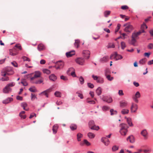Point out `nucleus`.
Returning a JSON list of instances; mask_svg holds the SVG:
<instances>
[{"label": "nucleus", "mask_w": 153, "mask_h": 153, "mask_svg": "<svg viewBox=\"0 0 153 153\" xmlns=\"http://www.w3.org/2000/svg\"><path fill=\"white\" fill-rule=\"evenodd\" d=\"M13 74L14 72L11 68H4L3 69L1 72V75L4 77H2L0 80L2 81H8L9 79V77L6 76L10 75Z\"/></svg>", "instance_id": "f257e3e1"}, {"label": "nucleus", "mask_w": 153, "mask_h": 153, "mask_svg": "<svg viewBox=\"0 0 153 153\" xmlns=\"http://www.w3.org/2000/svg\"><path fill=\"white\" fill-rule=\"evenodd\" d=\"M120 134L122 135L125 136L128 132V126L126 124L122 123L120 124Z\"/></svg>", "instance_id": "f03ea898"}, {"label": "nucleus", "mask_w": 153, "mask_h": 153, "mask_svg": "<svg viewBox=\"0 0 153 153\" xmlns=\"http://www.w3.org/2000/svg\"><path fill=\"white\" fill-rule=\"evenodd\" d=\"M141 32H138L136 33H132V39L131 40V44L134 46H135V43L136 42V39H138V36Z\"/></svg>", "instance_id": "7ed1b4c3"}, {"label": "nucleus", "mask_w": 153, "mask_h": 153, "mask_svg": "<svg viewBox=\"0 0 153 153\" xmlns=\"http://www.w3.org/2000/svg\"><path fill=\"white\" fill-rule=\"evenodd\" d=\"M123 26L125 27L124 31L128 33H131L133 28V26L129 23L124 24Z\"/></svg>", "instance_id": "20e7f679"}, {"label": "nucleus", "mask_w": 153, "mask_h": 153, "mask_svg": "<svg viewBox=\"0 0 153 153\" xmlns=\"http://www.w3.org/2000/svg\"><path fill=\"white\" fill-rule=\"evenodd\" d=\"M64 66L63 62L62 61L58 62L54 67L57 70H59L62 69Z\"/></svg>", "instance_id": "39448f33"}, {"label": "nucleus", "mask_w": 153, "mask_h": 153, "mask_svg": "<svg viewBox=\"0 0 153 153\" xmlns=\"http://www.w3.org/2000/svg\"><path fill=\"white\" fill-rule=\"evenodd\" d=\"M140 94L139 92L137 91L136 92L135 94L133 96L132 98L135 102L137 103L138 102V98H140Z\"/></svg>", "instance_id": "423d86ee"}, {"label": "nucleus", "mask_w": 153, "mask_h": 153, "mask_svg": "<svg viewBox=\"0 0 153 153\" xmlns=\"http://www.w3.org/2000/svg\"><path fill=\"white\" fill-rule=\"evenodd\" d=\"M41 75V73L39 71H36L34 73V76L30 78L31 81H33L36 78L39 77Z\"/></svg>", "instance_id": "0eeeda50"}, {"label": "nucleus", "mask_w": 153, "mask_h": 153, "mask_svg": "<svg viewBox=\"0 0 153 153\" xmlns=\"http://www.w3.org/2000/svg\"><path fill=\"white\" fill-rule=\"evenodd\" d=\"M138 109V105L134 103H132L131 107V111L132 113H135Z\"/></svg>", "instance_id": "6e6552de"}, {"label": "nucleus", "mask_w": 153, "mask_h": 153, "mask_svg": "<svg viewBox=\"0 0 153 153\" xmlns=\"http://www.w3.org/2000/svg\"><path fill=\"white\" fill-rule=\"evenodd\" d=\"M67 73L68 75L71 74L74 77L76 76L74 69L73 68H70L69 69L67 72Z\"/></svg>", "instance_id": "1a4fd4ad"}, {"label": "nucleus", "mask_w": 153, "mask_h": 153, "mask_svg": "<svg viewBox=\"0 0 153 153\" xmlns=\"http://www.w3.org/2000/svg\"><path fill=\"white\" fill-rule=\"evenodd\" d=\"M101 141L106 146L108 145L110 143L109 140L105 137H102L101 139Z\"/></svg>", "instance_id": "9d476101"}, {"label": "nucleus", "mask_w": 153, "mask_h": 153, "mask_svg": "<svg viewBox=\"0 0 153 153\" xmlns=\"http://www.w3.org/2000/svg\"><path fill=\"white\" fill-rule=\"evenodd\" d=\"M120 106L121 108L126 107L128 105V102L125 100H122L120 101Z\"/></svg>", "instance_id": "9b49d317"}, {"label": "nucleus", "mask_w": 153, "mask_h": 153, "mask_svg": "<svg viewBox=\"0 0 153 153\" xmlns=\"http://www.w3.org/2000/svg\"><path fill=\"white\" fill-rule=\"evenodd\" d=\"M76 62L80 65H83L84 62V59L82 58H77L76 60Z\"/></svg>", "instance_id": "f8f14e48"}, {"label": "nucleus", "mask_w": 153, "mask_h": 153, "mask_svg": "<svg viewBox=\"0 0 153 153\" xmlns=\"http://www.w3.org/2000/svg\"><path fill=\"white\" fill-rule=\"evenodd\" d=\"M52 91V88H49L40 93V94L41 95H45L46 97H48V93L51 92Z\"/></svg>", "instance_id": "ddd939ff"}, {"label": "nucleus", "mask_w": 153, "mask_h": 153, "mask_svg": "<svg viewBox=\"0 0 153 153\" xmlns=\"http://www.w3.org/2000/svg\"><path fill=\"white\" fill-rule=\"evenodd\" d=\"M82 54L87 59H89V55L90 54V52L88 51H83Z\"/></svg>", "instance_id": "4468645a"}, {"label": "nucleus", "mask_w": 153, "mask_h": 153, "mask_svg": "<svg viewBox=\"0 0 153 153\" xmlns=\"http://www.w3.org/2000/svg\"><path fill=\"white\" fill-rule=\"evenodd\" d=\"M75 51H72L68 52H67L66 53V55L68 58H69L75 55Z\"/></svg>", "instance_id": "2eb2a0df"}, {"label": "nucleus", "mask_w": 153, "mask_h": 153, "mask_svg": "<svg viewBox=\"0 0 153 153\" xmlns=\"http://www.w3.org/2000/svg\"><path fill=\"white\" fill-rule=\"evenodd\" d=\"M37 48L39 51H41L45 50V47L44 45L40 44L38 45Z\"/></svg>", "instance_id": "dca6fc26"}, {"label": "nucleus", "mask_w": 153, "mask_h": 153, "mask_svg": "<svg viewBox=\"0 0 153 153\" xmlns=\"http://www.w3.org/2000/svg\"><path fill=\"white\" fill-rule=\"evenodd\" d=\"M127 140H129V142L131 143H134L135 141L133 135H131L128 137L127 138Z\"/></svg>", "instance_id": "f3484780"}, {"label": "nucleus", "mask_w": 153, "mask_h": 153, "mask_svg": "<svg viewBox=\"0 0 153 153\" xmlns=\"http://www.w3.org/2000/svg\"><path fill=\"white\" fill-rule=\"evenodd\" d=\"M141 134L145 138L147 137L148 133L146 130L144 129L141 132Z\"/></svg>", "instance_id": "a211bd4d"}, {"label": "nucleus", "mask_w": 153, "mask_h": 153, "mask_svg": "<svg viewBox=\"0 0 153 153\" xmlns=\"http://www.w3.org/2000/svg\"><path fill=\"white\" fill-rule=\"evenodd\" d=\"M50 79L53 81H55L57 79V77L54 74H52L49 76Z\"/></svg>", "instance_id": "6ab92c4d"}, {"label": "nucleus", "mask_w": 153, "mask_h": 153, "mask_svg": "<svg viewBox=\"0 0 153 153\" xmlns=\"http://www.w3.org/2000/svg\"><path fill=\"white\" fill-rule=\"evenodd\" d=\"M31 82L33 83L36 84H40L43 82V80L42 79H40L39 80H33L32 81H31Z\"/></svg>", "instance_id": "aec40b11"}, {"label": "nucleus", "mask_w": 153, "mask_h": 153, "mask_svg": "<svg viewBox=\"0 0 153 153\" xmlns=\"http://www.w3.org/2000/svg\"><path fill=\"white\" fill-rule=\"evenodd\" d=\"M125 118L126 119V121L130 126H133L131 120L130 118H127L126 117H125Z\"/></svg>", "instance_id": "412c9836"}, {"label": "nucleus", "mask_w": 153, "mask_h": 153, "mask_svg": "<svg viewBox=\"0 0 153 153\" xmlns=\"http://www.w3.org/2000/svg\"><path fill=\"white\" fill-rule=\"evenodd\" d=\"M108 56H105L101 58L100 60V61L102 62H104L108 61Z\"/></svg>", "instance_id": "4be33fe9"}, {"label": "nucleus", "mask_w": 153, "mask_h": 153, "mask_svg": "<svg viewBox=\"0 0 153 153\" xmlns=\"http://www.w3.org/2000/svg\"><path fill=\"white\" fill-rule=\"evenodd\" d=\"M10 90L11 89L10 88H9V87H8L6 86L3 89V92L4 93H8L10 91Z\"/></svg>", "instance_id": "5701e85b"}, {"label": "nucleus", "mask_w": 153, "mask_h": 153, "mask_svg": "<svg viewBox=\"0 0 153 153\" xmlns=\"http://www.w3.org/2000/svg\"><path fill=\"white\" fill-rule=\"evenodd\" d=\"M121 113L123 115L127 114L129 113V110L126 108L123 109L122 110Z\"/></svg>", "instance_id": "b1692460"}, {"label": "nucleus", "mask_w": 153, "mask_h": 153, "mask_svg": "<svg viewBox=\"0 0 153 153\" xmlns=\"http://www.w3.org/2000/svg\"><path fill=\"white\" fill-rule=\"evenodd\" d=\"M58 128V126L57 125L55 124L53 127L52 130L53 133L54 134H56L57 132V130Z\"/></svg>", "instance_id": "393cba45"}, {"label": "nucleus", "mask_w": 153, "mask_h": 153, "mask_svg": "<svg viewBox=\"0 0 153 153\" xmlns=\"http://www.w3.org/2000/svg\"><path fill=\"white\" fill-rule=\"evenodd\" d=\"M13 100V99L11 98H8L5 100H3V103L4 104H7L10 102L12 101Z\"/></svg>", "instance_id": "a878e982"}, {"label": "nucleus", "mask_w": 153, "mask_h": 153, "mask_svg": "<svg viewBox=\"0 0 153 153\" xmlns=\"http://www.w3.org/2000/svg\"><path fill=\"white\" fill-rule=\"evenodd\" d=\"M21 106L23 108V109L26 111H27L28 110V108H26L27 106V104L26 102H23L21 104Z\"/></svg>", "instance_id": "bb28decb"}, {"label": "nucleus", "mask_w": 153, "mask_h": 153, "mask_svg": "<svg viewBox=\"0 0 153 153\" xmlns=\"http://www.w3.org/2000/svg\"><path fill=\"white\" fill-rule=\"evenodd\" d=\"M117 57V53L114 52L113 54H112L110 57L111 59H114L116 60V57Z\"/></svg>", "instance_id": "cd10ccee"}, {"label": "nucleus", "mask_w": 153, "mask_h": 153, "mask_svg": "<svg viewBox=\"0 0 153 153\" xmlns=\"http://www.w3.org/2000/svg\"><path fill=\"white\" fill-rule=\"evenodd\" d=\"M25 111H21L19 114V116L21 117V118L25 119L26 117V115H23L25 114Z\"/></svg>", "instance_id": "c85d7f7f"}, {"label": "nucleus", "mask_w": 153, "mask_h": 153, "mask_svg": "<svg viewBox=\"0 0 153 153\" xmlns=\"http://www.w3.org/2000/svg\"><path fill=\"white\" fill-rule=\"evenodd\" d=\"M83 137V135L80 133H79L77 135V140L78 141H80L81 140V138H82Z\"/></svg>", "instance_id": "c756f323"}, {"label": "nucleus", "mask_w": 153, "mask_h": 153, "mask_svg": "<svg viewBox=\"0 0 153 153\" xmlns=\"http://www.w3.org/2000/svg\"><path fill=\"white\" fill-rule=\"evenodd\" d=\"M80 44V41L79 40L76 39L75 40V42L74 44V46L77 48H79Z\"/></svg>", "instance_id": "7c9ffc66"}, {"label": "nucleus", "mask_w": 153, "mask_h": 153, "mask_svg": "<svg viewBox=\"0 0 153 153\" xmlns=\"http://www.w3.org/2000/svg\"><path fill=\"white\" fill-rule=\"evenodd\" d=\"M102 89L100 87H98L96 90V92L98 95H100L102 93Z\"/></svg>", "instance_id": "2f4dec72"}, {"label": "nucleus", "mask_w": 153, "mask_h": 153, "mask_svg": "<svg viewBox=\"0 0 153 153\" xmlns=\"http://www.w3.org/2000/svg\"><path fill=\"white\" fill-rule=\"evenodd\" d=\"M77 126L75 124H71L70 126V128L72 130H74L77 128Z\"/></svg>", "instance_id": "473e14b6"}, {"label": "nucleus", "mask_w": 153, "mask_h": 153, "mask_svg": "<svg viewBox=\"0 0 153 153\" xmlns=\"http://www.w3.org/2000/svg\"><path fill=\"white\" fill-rule=\"evenodd\" d=\"M84 144H85L87 146H89L90 145V143L86 140H84L83 143L82 142L80 143L81 145H83Z\"/></svg>", "instance_id": "72a5a7b5"}, {"label": "nucleus", "mask_w": 153, "mask_h": 153, "mask_svg": "<svg viewBox=\"0 0 153 153\" xmlns=\"http://www.w3.org/2000/svg\"><path fill=\"white\" fill-rule=\"evenodd\" d=\"M147 60L146 58H144L140 60L139 62V63L141 65L144 64L146 62Z\"/></svg>", "instance_id": "f704fd0d"}, {"label": "nucleus", "mask_w": 153, "mask_h": 153, "mask_svg": "<svg viewBox=\"0 0 153 153\" xmlns=\"http://www.w3.org/2000/svg\"><path fill=\"white\" fill-rule=\"evenodd\" d=\"M88 136L89 138H93L94 137L95 135L94 134L91 132H89L88 134Z\"/></svg>", "instance_id": "c9c22d12"}, {"label": "nucleus", "mask_w": 153, "mask_h": 153, "mask_svg": "<svg viewBox=\"0 0 153 153\" xmlns=\"http://www.w3.org/2000/svg\"><path fill=\"white\" fill-rule=\"evenodd\" d=\"M111 113V115H113L115 114H116L117 113V111H116L114 110L113 109H111L110 110Z\"/></svg>", "instance_id": "e433bc0d"}, {"label": "nucleus", "mask_w": 153, "mask_h": 153, "mask_svg": "<svg viewBox=\"0 0 153 153\" xmlns=\"http://www.w3.org/2000/svg\"><path fill=\"white\" fill-rule=\"evenodd\" d=\"M119 148V146H117L116 145H114L112 147V150L113 152L115 151L118 150Z\"/></svg>", "instance_id": "4c0bfd02"}, {"label": "nucleus", "mask_w": 153, "mask_h": 153, "mask_svg": "<svg viewBox=\"0 0 153 153\" xmlns=\"http://www.w3.org/2000/svg\"><path fill=\"white\" fill-rule=\"evenodd\" d=\"M29 90L32 92H36L37 91V90L34 87L30 88H29Z\"/></svg>", "instance_id": "58836bf2"}, {"label": "nucleus", "mask_w": 153, "mask_h": 153, "mask_svg": "<svg viewBox=\"0 0 153 153\" xmlns=\"http://www.w3.org/2000/svg\"><path fill=\"white\" fill-rule=\"evenodd\" d=\"M43 72L44 73L49 74L51 73L50 71L47 69H45L43 70Z\"/></svg>", "instance_id": "ea45409f"}, {"label": "nucleus", "mask_w": 153, "mask_h": 153, "mask_svg": "<svg viewBox=\"0 0 153 153\" xmlns=\"http://www.w3.org/2000/svg\"><path fill=\"white\" fill-rule=\"evenodd\" d=\"M106 78H107L108 80L109 81H112L114 79V78L113 77H111L110 75H108L105 76Z\"/></svg>", "instance_id": "a19ab883"}, {"label": "nucleus", "mask_w": 153, "mask_h": 153, "mask_svg": "<svg viewBox=\"0 0 153 153\" xmlns=\"http://www.w3.org/2000/svg\"><path fill=\"white\" fill-rule=\"evenodd\" d=\"M55 95L57 97H61V93L59 91H56L54 93Z\"/></svg>", "instance_id": "79ce46f5"}, {"label": "nucleus", "mask_w": 153, "mask_h": 153, "mask_svg": "<svg viewBox=\"0 0 153 153\" xmlns=\"http://www.w3.org/2000/svg\"><path fill=\"white\" fill-rule=\"evenodd\" d=\"M91 129L98 130L99 129V127L96 126L95 125L91 128Z\"/></svg>", "instance_id": "37998d69"}, {"label": "nucleus", "mask_w": 153, "mask_h": 153, "mask_svg": "<svg viewBox=\"0 0 153 153\" xmlns=\"http://www.w3.org/2000/svg\"><path fill=\"white\" fill-rule=\"evenodd\" d=\"M86 101L87 102L91 104H94L95 103V102L93 100H90V99L89 98L87 99Z\"/></svg>", "instance_id": "c03bdc74"}, {"label": "nucleus", "mask_w": 153, "mask_h": 153, "mask_svg": "<svg viewBox=\"0 0 153 153\" xmlns=\"http://www.w3.org/2000/svg\"><path fill=\"white\" fill-rule=\"evenodd\" d=\"M111 13L110 11H106L104 13V16L105 17H107L108 16V15H110Z\"/></svg>", "instance_id": "a18cd8bd"}, {"label": "nucleus", "mask_w": 153, "mask_h": 153, "mask_svg": "<svg viewBox=\"0 0 153 153\" xmlns=\"http://www.w3.org/2000/svg\"><path fill=\"white\" fill-rule=\"evenodd\" d=\"M94 125V122L93 120H91L89 123V126L91 128Z\"/></svg>", "instance_id": "49530a36"}, {"label": "nucleus", "mask_w": 153, "mask_h": 153, "mask_svg": "<svg viewBox=\"0 0 153 153\" xmlns=\"http://www.w3.org/2000/svg\"><path fill=\"white\" fill-rule=\"evenodd\" d=\"M115 45L113 43H109L108 46V48H114Z\"/></svg>", "instance_id": "de8ad7c7"}, {"label": "nucleus", "mask_w": 153, "mask_h": 153, "mask_svg": "<svg viewBox=\"0 0 153 153\" xmlns=\"http://www.w3.org/2000/svg\"><path fill=\"white\" fill-rule=\"evenodd\" d=\"M31 100H33L35 99H37V98L36 97V95H35V94H33L32 93L31 94Z\"/></svg>", "instance_id": "09e8293b"}, {"label": "nucleus", "mask_w": 153, "mask_h": 153, "mask_svg": "<svg viewBox=\"0 0 153 153\" xmlns=\"http://www.w3.org/2000/svg\"><path fill=\"white\" fill-rule=\"evenodd\" d=\"M110 71L109 69H106L105 71V75L106 76L108 75H110Z\"/></svg>", "instance_id": "8fccbe9b"}, {"label": "nucleus", "mask_w": 153, "mask_h": 153, "mask_svg": "<svg viewBox=\"0 0 153 153\" xmlns=\"http://www.w3.org/2000/svg\"><path fill=\"white\" fill-rule=\"evenodd\" d=\"M79 81L81 84H83L84 82V80L82 76H80L79 79Z\"/></svg>", "instance_id": "3c124183"}, {"label": "nucleus", "mask_w": 153, "mask_h": 153, "mask_svg": "<svg viewBox=\"0 0 153 153\" xmlns=\"http://www.w3.org/2000/svg\"><path fill=\"white\" fill-rule=\"evenodd\" d=\"M97 82L98 83H102L104 81L102 78H99Z\"/></svg>", "instance_id": "603ef678"}, {"label": "nucleus", "mask_w": 153, "mask_h": 153, "mask_svg": "<svg viewBox=\"0 0 153 153\" xmlns=\"http://www.w3.org/2000/svg\"><path fill=\"white\" fill-rule=\"evenodd\" d=\"M21 83L24 86H26L28 85L27 82L25 80H22L21 82Z\"/></svg>", "instance_id": "864d4df0"}, {"label": "nucleus", "mask_w": 153, "mask_h": 153, "mask_svg": "<svg viewBox=\"0 0 153 153\" xmlns=\"http://www.w3.org/2000/svg\"><path fill=\"white\" fill-rule=\"evenodd\" d=\"M113 101V100L111 97H108L107 100L106 102L108 103H111Z\"/></svg>", "instance_id": "5fc2aeb1"}, {"label": "nucleus", "mask_w": 153, "mask_h": 153, "mask_svg": "<svg viewBox=\"0 0 153 153\" xmlns=\"http://www.w3.org/2000/svg\"><path fill=\"white\" fill-rule=\"evenodd\" d=\"M60 78L61 79H62L65 81H66L68 80L67 77L66 76L62 75L60 76Z\"/></svg>", "instance_id": "6e6d98bb"}, {"label": "nucleus", "mask_w": 153, "mask_h": 153, "mask_svg": "<svg viewBox=\"0 0 153 153\" xmlns=\"http://www.w3.org/2000/svg\"><path fill=\"white\" fill-rule=\"evenodd\" d=\"M147 28V26L146 25L145 23H143L141 26V29H146Z\"/></svg>", "instance_id": "4d7b16f0"}, {"label": "nucleus", "mask_w": 153, "mask_h": 153, "mask_svg": "<svg viewBox=\"0 0 153 153\" xmlns=\"http://www.w3.org/2000/svg\"><path fill=\"white\" fill-rule=\"evenodd\" d=\"M121 48L123 49L126 47L125 43L124 42H121Z\"/></svg>", "instance_id": "13d9d810"}, {"label": "nucleus", "mask_w": 153, "mask_h": 153, "mask_svg": "<svg viewBox=\"0 0 153 153\" xmlns=\"http://www.w3.org/2000/svg\"><path fill=\"white\" fill-rule=\"evenodd\" d=\"M15 47L18 48L20 50H22V47L19 44H17L15 45Z\"/></svg>", "instance_id": "bf43d9fd"}, {"label": "nucleus", "mask_w": 153, "mask_h": 153, "mask_svg": "<svg viewBox=\"0 0 153 153\" xmlns=\"http://www.w3.org/2000/svg\"><path fill=\"white\" fill-rule=\"evenodd\" d=\"M22 58L23 59L24 61H28V62H29L30 61V59L29 58H27L26 56H23L22 57Z\"/></svg>", "instance_id": "052dcab7"}, {"label": "nucleus", "mask_w": 153, "mask_h": 153, "mask_svg": "<svg viewBox=\"0 0 153 153\" xmlns=\"http://www.w3.org/2000/svg\"><path fill=\"white\" fill-rule=\"evenodd\" d=\"M153 48V43H149L148 45V48L151 49Z\"/></svg>", "instance_id": "680f3d73"}, {"label": "nucleus", "mask_w": 153, "mask_h": 153, "mask_svg": "<svg viewBox=\"0 0 153 153\" xmlns=\"http://www.w3.org/2000/svg\"><path fill=\"white\" fill-rule=\"evenodd\" d=\"M102 109L104 111H106L109 109V108L107 106H104L102 108Z\"/></svg>", "instance_id": "e2e57ef3"}, {"label": "nucleus", "mask_w": 153, "mask_h": 153, "mask_svg": "<svg viewBox=\"0 0 153 153\" xmlns=\"http://www.w3.org/2000/svg\"><path fill=\"white\" fill-rule=\"evenodd\" d=\"M87 85L90 88H92L94 87V85L92 83H88Z\"/></svg>", "instance_id": "0e129e2a"}, {"label": "nucleus", "mask_w": 153, "mask_h": 153, "mask_svg": "<svg viewBox=\"0 0 153 153\" xmlns=\"http://www.w3.org/2000/svg\"><path fill=\"white\" fill-rule=\"evenodd\" d=\"M122 58L123 57L121 55L118 54L117 53V57H116V60L122 59Z\"/></svg>", "instance_id": "69168bd1"}, {"label": "nucleus", "mask_w": 153, "mask_h": 153, "mask_svg": "<svg viewBox=\"0 0 153 153\" xmlns=\"http://www.w3.org/2000/svg\"><path fill=\"white\" fill-rule=\"evenodd\" d=\"M15 85V83L13 82H11L9 84H8L7 86L9 87V88H10V87H12L14 86Z\"/></svg>", "instance_id": "338daca9"}, {"label": "nucleus", "mask_w": 153, "mask_h": 153, "mask_svg": "<svg viewBox=\"0 0 153 153\" xmlns=\"http://www.w3.org/2000/svg\"><path fill=\"white\" fill-rule=\"evenodd\" d=\"M121 8L123 10H126L128 9V7L126 5H123L121 7Z\"/></svg>", "instance_id": "774afa93"}]
</instances>
